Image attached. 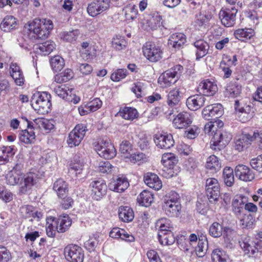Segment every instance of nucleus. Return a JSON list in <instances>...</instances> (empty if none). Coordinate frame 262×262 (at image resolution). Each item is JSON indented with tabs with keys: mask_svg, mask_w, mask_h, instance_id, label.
<instances>
[{
	"mask_svg": "<svg viewBox=\"0 0 262 262\" xmlns=\"http://www.w3.org/2000/svg\"><path fill=\"white\" fill-rule=\"evenodd\" d=\"M119 218L124 222H129L134 218L132 209L128 206H121L118 210Z\"/></svg>",
	"mask_w": 262,
	"mask_h": 262,
	"instance_id": "4c0bfd02",
	"label": "nucleus"
},
{
	"mask_svg": "<svg viewBox=\"0 0 262 262\" xmlns=\"http://www.w3.org/2000/svg\"><path fill=\"white\" fill-rule=\"evenodd\" d=\"M206 193L210 203H214L219 200L220 194V186L215 178H209L206 182Z\"/></svg>",
	"mask_w": 262,
	"mask_h": 262,
	"instance_id": "9d476101",
	"label": "nucleus"
},
{
	"mask_svg": "<svg viewBox=\"0 0 262 262\" xmlns=\"http://www.w3.org/2000/svg\"><path fill=\"white\" fill-rule=\"evenodd\" d=\"M152 201V194L146 190L141 192L137 198V202L139 204L145 207L149 206Z\"/></svg>",
	"mask_w": 262,
	"mask_h": 262,
	"instance_id": "49530a36",
	"label": "nucleus"
},
{
	"mask_svg": "<svg viewBox=\"0 0 262 262\" xmlns=\"http://www.w3.org/2000/svg\"><path fill=\"white\" fill-rule=\"evenodd\" d=\"M20 165L16 164L13 170L7 176V183L10 185H19V192L25 194L30 191L38 181L37 174L33 172H28L22 176L20 170Z\"/></svg>",
	"mask_w": 262,
	"mask_h": 262,
	"instance_id": "f257e3e1",
	"label": "nucleus"
},
{
	"mask_svg": "<svg viewBox=\"0 0 262 262\" xmlns=\"http://www.w3.org/2000/svg\"><path fill=\"white\" fill-rule=\"evenodd\" d=\"M239 243L241 248L248 257H256L258 256L259 252L256 243L246 238Z\"/></svg>",
	"mask_w": 262,
	"mask_h": 262,
	"instance_id": "6ab92c4d",
	"label": "nucleus"
},
{
	"mask_svg": "<svg viewBox=\"0 0 262 262\" xmlns=\"http://www.w3.org/2000/svg\"><path fill=\"white\" fill-rule=\"evenodd\" d=\"M182 69V66L177 65L173 68L167 70L160 76L158 79V83L163 88L171 86V84L177 81L180 75L179 72Z\"/></svg>",
	"mask_w": 262,
	"mask_h": 262,
	"instance_id": "423d86ee",
	"label": "nucleus"
},
{
	"mask_svg": "<svg viewBox=\"0 0 262 262\" xmlns=\"http://www.w3.org/2000/svg\"><path fill=\"white\" fill-rule=\"evenodd\" d=\"M79 35L78 30H73L71 31L61 32L60 37L67 42H73L76 41Z\"/></svg>",
	"mask_w": 262,
	"mask_h": 262,
	"instance_id": "6e6d98bb",
	"label": "nucleus"
},
{
	"mask_svg": "<svg viewBox=\"0 0 262 262\" xmlns=\"http://www.w3.org/2000/svg\"><path fill=\"white\" fill-rule=\"evenodd\" d=\"M129 186L127 179L123 176L113 179L108 185L109 189L116 192H122Z\"/></svg>",
	"mask_w": 262,
	"mask_h": 262,
	"instance_id": "4be33fe9",
	"label": "nucleus"
},
{
	"mask_svg": "<svg viewBox=\"0 0 262 262\" xmlns=\"http://www.w3.org/2000/svg\"><path fill=\"white\" fill-rule=\"evenodd\" d=\"M192 122V117L188 112L178 114L173 119L172 123L176 128L182 129L188 127Z\"/></svg>",
	"mask_w": 262,
	"mask_h": 262,
	"instance_id": "dca6fc26",
	"label": "nucleus"
},
{
	"mask_svg": "<svg viewBox=\"0 0 262 262\" xmlns=\"http://www.w3.org/2000/svg\"><path fill=\"white\" fill-rule=\"evenodd\" d=\"M55 218L50 216L47 219L46 223V232L49 237H53L55 236L56 228V223L55 221Z\"/></svg>",
	"mask_w": 262,
	"mask_h": 262,
	"instance_id": "603ef678",
	"label": "nucleus"
},
{
	"mask_svg": "<svg viewBox=\"0 0 262 262\" xmlns=\"http://www.w3.org/2000/svg\"><path fill=\"white\" fill-rule=\"evenodd\" d=\"M235 110L239 120L242 122L244 123L248 121L253 116V112L251 111V107L249 105H246L245 107H241L237 100L235 102Z\"/></svg>",
	"mask_w": 262,
	"mask_h": 262,
	"instance_id": "412c9836",
	"label": "nucleus"
},
{
	"mask_svg": "<svg viewBox=\"0 0 262 262\" xmlns=\"http://www.w3.org/2000/svg\"><path fill=\"white\" fill-rule=\"evenodd\" d=\"M133 163H138L139 165L147 161V158L145 155L140 152L131 154L128 158Z\"/></svg>",
	"mask_w": 262,
	"mask_h": 262,
	"instance_id": "052dcab7",
	"label": "nucleus"
},
{
	"mask_svg": "<svg viewBox=\"0 0 262 262\" xmlns=\"http://www.w3.org/2000/svg\"><path fill=\"white\" fill-rule=\"evenodd\" d=\"M237 9L235 7L222 8L219 13L222 24L226 27H231L235 24Z\"/></svg>",
	"mask_w": 262,
	"mask_h": 262,
	"instance_id": "9b49d317",
	"label": "nucleus"
},
{
	"mask_svg": "<svg viewBox=\"0 0 262 262\" xmlns=\"http://www.w3.org/2000/svg\"><path fill=\"white\" fill-rule=\"evenodd\" d=\"M73 77V72L70 69H66L63 72L56 75L54 77L55 81L57 83H63L72 79Z\"/></svg>",
	"mask_w": 262,
	"mask_h": 262,
	"instance_id": "8fccbe9b",
	"label": "nucleus"
},
{
	"mask_svg": "<svg viewBox=\"0 0 262 262\" xmlns=\"http://www.w3.org/2000/svg\"><path fill=\"white\" fill-rule=\"evenodd\" d=\"M127 75V70L123 69H119L115 70L111 75V79L113 81H119L124 79Z\"/></svg>",
	"mask_w": 262,
	"mask_h": 262,
	"instance_id": "0e129e2a",
	"label": "nucleus"
},
{
	"mask_svg": "<svg viewBox=\"0 0 262 262\" xmlns=\"http://www.w3.org/2000/svg\"><path fill=\"white\" fill-rule=\"evenodd\" d=\"M97 170L102 173H111L115 167L107 161H101L98 162L96 166Z\"/></svg>",
	"mask_w": 262,
	"mask_h": 262,
	"instance_id": "864d4df0",
	"label": "nucleus"
},
{
	"mask_svg": "<svg viewBox=\"0 0 262 262\" xmlns=\"http://www.w3.org/2000/svg\"><path fill=\"white\" fill-rule=\"evenodd\" d=\"M25 27L34 38L45 39L48 37L53 29V24L50 19L36 18L28 21Z\"/></svg>",
	"mask_w": 262,
	"mask_h": 262,
	"instance_id": "7ed1b4c3",
	"label": "nucleus"
},
{
	"mask_svg": "<svg viewBox=\"0 0 262 262\" xmlns=\"http://www.w3.org/2000/svg\"><path fill=\"white\" fill-rule=\"evenodd\" d=\"M193 249V248H192ZM196 255L203 257L206 254L208 249V242L205 236L199 238L196 246L194 247Z\"/></svg>",
	"mask_w": 262,
	"mask_h": 262,
	"instance_id": "e433bc0d",
	"label": "nucleus"
},
{
	"mask_svg": "<svg viewBox=\"0 0 262 262\" xmlns=\"http://www.w3.org/2000/svg\"><path fill=\"white\" fill-rule=\"evenodd\" d=\"M132 147L130 143L128 141H123L120 145V151L124 157L127 158L132 152Z\"/></svg>",
	"mask_w": 262,
	"mask_h": 262,
	"instance_id": "680f3d73",
	"label": "nucleus"
},
{
	"mask_svg": "<svg viewBox=\"0 0 262 262\" xmlns=\"http://www.w3.org/2000/svg\"><path fill=\"white\" fill-rule=\"evenodd\" d=\"M256 139V133L253 135L242 134L235 142V149L238 151H242L246 149L251 144V142Z\"/></svg>",
	"mask_w": 262,
	"mask_h": 262,
	"instance_id": "aec40b11",
	"label": "nucleus"
},
{
	"mask_svg": "<svg viewBox=\"0 0 262 262\" xmlns=\"http://www.w3.org/2000/svg\"><path fill=\"white\" fill-rule=\"evenodd\" d=\"M225 232L229 230V228L225 227L223 228V226L217 222H214L209 227V234L213 237H219L222 236L223 231Z\"/></svg>",
	"mask_w": 262,
	"mask_h": 262,
	"instance_id": "37998d69",
	"label": "nucleus"
},
{
	"mask_svg": "<svg viewBox=\"0 0 262 262\" xmlns=\"http://www.w3.org/2000/svg\"><path fill=\"white\" fill-rule=\"evenodd\" d=\"M105 148H100V152H99L100 157L105 159H111L113 158L116 155V151L114 146L112 144H108Z\"/></svg>",
	"mask_w": 262,
	"mask_h": 262,
	"instance_id": "09e8293b",
	"label": "nucleus"
},
{
	"mask_svg": "<svg viewBox=\"0 0 262 262\" xmlns=\"http://www.w3.org/2000/svg\"><path fill=\"white\" fill-rule=\"evenodd\" d=\"M195 47L196 60H199L205 56L208 53L209 45L206 41L203 39H199L193 43Z\"/></svg>",
	"mask_w": 262,
	"mask_h": 262,
	"instance_id": "bb28decb",
	"label": "nucleus"
},
{
	"mask_svg": "<svg viewBox=\"0 0 262 262\" xmlns=\"http://www.w3.org/2000/svg\"><path fill=\"white\" fill-rule=\"evenodd\" d=\"M215 124L208 122L204 127V131L206 134L212 136L210 141L211 148L215 150H221L225 147L232 139V135L228 132H222L220 129H217V127H221L223 126V122L220 120L215 121Z\"/></svg>",
	"mask_w": 262,
	"mask_h": 262,
	"instance_id": "f03ea898",
	"label": "nucleus"
},
{
	"mask_svg": "<svg viewBox=\"0 0 262 262\" xmlns=\"http://www.w3.org/2000/svg\"><path fill=\"white\" fill-rule=\"evenodd\" d=\"M217 90L216 84L208 79L201 81L197 88V91L203 96H213L216 93Z\"/></svg>",
	"mask_w": 262,
	"mask_h": 262,
	"instance_id": "2eb2a0df",
	"label": "nucleus"
},
{
	"mask_svg": "<svg viewBox=\"0 0 262 262\" xmlns=\"http://www.w3.org/2000/svg\"><path fill=\"white\" fill-rule=\"evenodd\" d=\"M15 152L16 150L13 145L0 146V165L8 163Z\"/></svg>",
	"mask_w": 262,
	"mask_h": 262,
	"instance_id": "a878e982",
	"label": "nucleus"
},
{
	"mask_svg": "<svg viewBox=\"0 0 262 262\" xmlns=\"http://www.w3.org/2000/svg\"><path fill=\"white\" fill-rule=\"evenodd\" d=\"M126 41L121 36L114 38L112 41V46L117 50H121L125 48Z\"/></svg>",
	"mask_w": 262,
	"mask_h": 262,
	"instance_id": "69168bd1",
	"label": "nucleus"
},
{
	"mask_svg": "<svg viewBox=\"0 0 262 262\" xmlns=\"http://www.w3.org/2000/svg\"><path fill=\"white\" fill-rule=\"evenodd\" d=\"M51 66L55 72L61 71L64 66V60L59 55L52 57L50 60Z\"/></svg>",
	"mask_w": 262,
	"mask_h": 262,
	"instance_id": "3c124183",
	"label": "nucleus"
},
{
	"mask_svg": "<svg viewBox=\"0 0 262 262\" xmlns=\"http://www.w3.org/2000/svg\"><path fill=\"white\" fill-rule=\"evenodd\" d=\"M206 167L207 169L216 171L220 169L221 164L216 156L211 155L207 159Z\"/></svg>",
	"mask_w": 262,
	"mask_h": 262,
	"instance_id": "5fc2aeb1",
	"label": "nucleus"
},
{
	"mask_svg": "<svg viewBox=\"0 0 262 262\" xmlns=\"http://www.w3.org/2000/svg\"><path fill=\"white\" fill-rule=\"evenodd\" d=\"M186 42V37L182 33L171 34L168 39V44L176 49L181 48Z\"/></svg>",
	"mask_w": 262,
	"mask_h": 262,
	"instance_id": "cd10ccee",
	"label": "nucleus"
},
{
	"mask_svg": "<svg viewBox=\"0 0 262 262\" xmlns=\"http://www.w3.org/2000/svg\"><path fill=\"white\" fill-rule=\"evenodd\" d=\"M34 122L37 127L45 133L50 132L54 127L53 124L47 119L38 118L35 119Z\"/></svg>",
	"mask_w": 262,
	"mask_h": 262,
	"instance_id": "c03bdc74",
	"label": "nucleus"
},
{
	"mask_svg": "<svg viewBox=\"0 0 262 262\" xmlns=\"http://www.w3.org/2000/svg\"><path fill=\"white\" fill-rule=\"evenodd\" d=\"M83 162L78 156H75L69 164V170L71 173L78 176L82 173L83 169Z\"/></svg>",
	"mask_w": 262,
	"mask_h": 262,
	"instance_id": "473e14b6",
	"label": "nucleus"
},
{
	"mask_svg": "<svg viewBox=\"0 0 262 262\" xmlns=\"http://www.w3.org/2000/svg\"><path fill=\"white\" fill-rule=\"evenodd\" d=\"M205 101V98L202 95H194L189 97L186 100L188 108L192 111H196L203 106Z\"/></svg>",
	"mask_w": 262,
	"mask_h": 262,
	"instance_id": "5701e85b",
	"label": "nucleus"
},
{
	"mask_svg": "<svg viewBox=\"0 0 262 262\" xmlns=\"http://www.w3.org/2000/svg\"><path fill=\"white\" fill-rule=\"evenodd\" d=\"M86 127L82 124H77L69 134L67 143L70 147L78 146L84 138Z\"/></svg>",
	"mask_w": 262,
	"mask_h": 262,
	"instance_id": "6e6552de",
	"label": "nucleus"
},
{
	"mask_svg": "<svg viewBox=\"0 0 262 262\" xmlns=\"http://www.w3.org/2000/svg\"><path fill=\"white\" fill-rule=\"evenodd\" d=\"M87 11L89 14L93 17L96 16L102 13L101 9L99 8L96 0L89 4Z\"/></svg>",
	"mask_w": 262,
	"mask_h": 262,
	"instance_id": "e2e57ef3",
	"label": "nucleus"
},
{
	"mask_svg": "<svg viewBox=\"0 0 262 262\" xmlns=\"http://www.w3.org/2000/svg\"><path fill=\"white\" fill-rule=\"evenodd\" d=\"M125 20L131 21L137 18L138 14V7L134 4L126 5L123 9Z\"/></svg>",
	"mask_w": 262,
	"mask_h": 262,
	"instance_id": "58836bf2",
	"label": "nucleus"
},
{
	"mask_svg": "<svg viewBox=\"0 0 262 262\" xmlns=\"http://www.w3.org/2000/svg\"><path fill=\"white\" fill-rule=\"evenodd\" d=\"M143 55L149 61L156 62L162 58L163 51L161 47L152 42H146L142 47Z\"/></svg>",
	"mask_w": 262,
	"mask_h": 262,
	"instance_id": "0eeeda50",
	"label": "nucleus"
},
{
	"mask_svg": "<svg viewBox=\"0 0 262 262\" xmlns=\"http://www.w3.org/2000/svg\"><path fill=\"white\" fill-rule=\"evenodd\" d=\"M224 182L228 186H231L234 183V178L233 169L230 167H226L223 170Z\"/></svg>",
	"mask_w": 262,
	"mask_h": 262,
	"instance_id": "13d9d810",
	"label": "nucleus"
},
{
	"mask_svg": "<svg viewBox=\"0 0 262 262\" xmlns=\"http://www.w3.org/2000/svg\"><path fill=\"white\" fill-rule=\"evenodd\" d=\"M110 236L114 238H120L122 240L129 242H133L135 239L132 235L127 233L124 229L118 227L112 229L110 232Z\"/></svg>",
	"mask_w": 262,
	"mask_h": 262,
	"instance_id": "7c9ffc66",
	"label": "nucleus"
},
{
	"mask_svg": "<svg viewBox=\"0 0 262 262\" xmlns=\"http://www.w3.org/2000/svg\"><path fill=\"white\" fill-rule=\"evenodd\" d=\"M16 19L12 15H7L4 17L1 24V29L2 31L8 32L17 27Z\"/></svg>",
	"mask_w": 262,
	"mask_h": 262,
	"instance_id": "2f4dec72",
	"label": "nucleus"
},
{
	"mask_svg": "<svg viewBox=\"0 0 262 262\" xmlns=\"http://www.w3.org/2000/svg\"><path fill=\"white\" fill-rule=\"evenodd\" d=\"M253 221L251 215H244L240 220V225L243 228H251L252 227Z\"/></svg>",
	"mask_w": 262,
	"mask_h": 262,
	"instance_id": "774afa93",
	"label": "nucleus"
},
{
	"mask_svg": "<svg viewBox=\"0 0 262 262\" xmlns=\"http://www.w3.org/2000/svg\"><path fill=\"white\" fill-rule=\"evenodd\" d=\"M32 107L39 114H45L50 111L51 95L46 92L34 93L31 100Z\"/></svg>",
	"mask_w": 262,
	"mask_h": 262,
	"instance_id": "39448f33",
	"label": "nucleus"
},
{
	"mask_svg": "<svg viewBox=\"0 0 262 262\" xmlns=\"http://www.w3.org/2000/svg\"><path fill=\"white\" fill-rule=\"evenodd\" d=\"M56 223V230L58 233H64L72 225V220L67 214H63L55 219Z\"/></svg>",
	"mask_w": 262,
	"mask_h": 262,
	"instance_id": "b1692460",
	"label": "nucleus"
},
{
	"mask_svg": "<svg viewBox=\"0 0 262 262\" xmlns=\"http://www.w3.org/2000/svg\"><path fill=\"white\" fill-rule=\"evenodd\" d=\"M181 100L180 89L174 88L169 91L167 95V104L172 108L177 105Z\"/></svg>",
	"mask_w": 262,
	"mask_h": 262,
	"instance_id": "c9c22d12",
	"label": "nucleus"
},
{
	"mask_svg": "<svg viewBox=\"0 0 262 262\" xmlns=\"http://www.w3.org/2000/svg\"><path fill=\"white\" fill-rule=\"evenodd\" d=\"M53 189L58 196L61 198L68 191V185L62 179H59L54 182Z\"/></svg>",
	"mask_w": 262,
	"mask_h": 262,
	"instance_id": "a18cd8bd",
	"label": "nucleus"
},
{
	"mask_svg": "<svg viewBox=\"0 0 262 262\" xmlns=\"http://www.w3.org/2000/svg\"><path fill=\"white\" fill-rule=\"evenodd\" d=\"M162 17L158 13H155L149 19L146 20L145 23L143 19H140L141 24H146V26L144 27L145 29H149L155 30L160 28L162 26Z\"/></svg>",
	"mask_w": 262,
	"mask_h": 262,
	"instance_id": "c85d7f7f",
	"label": "nucleus"
},
{
	"mask_svg": "<svg viewBox=\"0 0 262 262\" xmlns=\"http://www.w3.org/2000/svg\"><path fill=\"white\" fill-rule=\"evenodd\" d=\"M36 136L32 128H29L21 130L19 133V139L20 141L25 144L34 143Z\"/></svg>",
	"mask_w": 262,
	"mask_h": 262,
	"instance_id": "f704fd0d",
	"label": "nucleus"
},
{
	"mask_svg": "<svg viewBox=\"0 0 262 262\" xmlns=\"http://www.w3.org/2000/svg\"><path fill=\"white\" fill-rule=\"evenodd\" d=\"M235 174L240 180L244 182L251 181L255 178L253 171L249 167L242 164L236 166Z\"/></svg>",
	"mask_w": 262,
	"mask_h": 262,
	"instance_id": "f3484780",
	"label": "nucleus"
},
{
	"mask_svg": "<svg viewBox=\"0 0 262 262\" xmlns=\"http://www.w3.org/2000/svg\"><path fill=\"white\" fill-rule=\"evenodd\" d=\"M177 161L176 157L172 153H166L162 155L161 162L164 166L162 169V174L164 177L170 178L174 176L173 168Z\"/></svg>",
	"mask_w": 262,
	"mask_h": 262,
	"instance_id": "1a4fd4ad",
	"label": "nucleus"
},
{
	"mask_svg": "<svg viewBox=\"0 0 262 262\" xmlns=\"http://www.w3.org/2000/svg\"><path fill=\"white\" fill-rule=\"evenodd\" d=\"M162 208L167 216L177 217L180 214L181 205L180 203L172 204L169 202H164Z\"/></svg>",
	"mask_w": 262,
	"mask_h": 262,
	"instance_id": "c756f323",
	"label": "nucleus"
},
{
	"mask_svg": "<svg viewBox=\"0 0 262 262\" xmlns=\"http://www.w3.org/2000/svg\"><path fill=\"white\" fill-rule=\"evenodd\" d=\"M110 140L106 137L101 138L98 139L97 141L95 143V149L98 154L100 152V148H105L108 145L111 144Z\"/></svg>",
	"mask_w": 262,
	"mask_h": 262,
	"instance_id": "338daca9",
	"label": "nucleus"
},
{
	"mask_svg": "<svg viewBox=\"0 0 262 262\" xmlns=\"http://www.w3.org/2000/svg\"><path fill=\"white\" fill-rule=\"evenodd\" d=\"M241 85L237 82H231L228 84L226 93L229 98H235L239 95L241 93Z\"/></svg>",
	"mask_w": 262,
	"mask_h": 262,
	"instance_id": "79ce46f5",
	"label": "nucleus"
},
{
	"mask_svg": "<svg viewBox=\"0 0 262 262\" xmlns=\"http://www.w3.org/2000/svg\"><path fill=\"white\" fill-rule=\"evenodd\" d=\"M66 259L70 262H82L84 253L82 248L76 245H70L64 249Z\"/></svg>",
	"mask_w": 262,
	"mask_h": 262,
	"instance_id": "f8f14e48",
	"label": "nucleus"
},
{
	"mask_svg": "<svg viewBox=\"0 0 262 262\" xmlns=\"http://www.w3.org/2000/svg\"><path fill=\"white\" fill-rule=\"evenodd\" d=\"M38 49L42 55H47L55 49V44L53 41L48 40L40 45Z\"/></svg>",
	"mask_w": 262,
	"mask_h": 262,
	"instance_id": "4d7b16f0",
	"label": "nucleus"
},
{
	"mask_svg": "<svg viewBox=\"0 0 262 262\" xmlns=\"http://www.w3.org/2000/svg\"><path fill=\"white\" fill-rule=\"evenodd\" d=\"M156 227L158 229V239L163 245H171L175 242L172 230L173 227L169 220L162 218L158 220Z\"/></svg>",
	"mask_w": 262,
	"mask_h": 262,
	"instance_id": "20e7f679",
	"label": "nucleus"
},
{
	"mask_svg": "<svg viewBox=\"0 0 262 262\" xmlns=\"http://www.w3.org/2000/svg\"><path fill=\"white\" fill-rule=\"evenodd\" d=\"M118 115L125 120L133 121L138 117L139 113L136 108L126 106L120 109Z\"/></svg>",
	"mask_w": 262,
	"mask_h": 262,
	"instance_id": "72a5a7b5",
	"label": "nucleus"
},
{
	"mask_svg": "<svg viewBox=\"0 0 262 262\" xmlns=\"http://www.w3.org/2000/svg\"><path fill=\"white\" fill-rule=\"evenodd\" d=\"M223 114V108L220 103L207 106L202 111L204 118L207 120L218 118Z\"/></svg>",
	"mask_w": 262,
	"mask_h": 262,
	"instance_id": "4468645a",
	"label": "nucleus"
},
{
	"mask_svg": "<svg viewBox=\"0 0 262 262\" xmlns=\"http://www.w3.org/2000/svg\"><path fill=\"white\" fill-rule=\"evenodd\" d=\"M249 163L252 169L262 173V154L250 159Z\"/></svg>",
	"mask_w": 262,
	"mask_h": 262,
	"instance_id": "bf43d9fd",
	"label": "nucleus"
},
{
	"mask_svg": "<svg viewBox=\"0 0 262 262\" xmlns=\"http://www.w3.org/2000/svg\"><path fill=\"white\" fill-rule=\"evenodd\" d=\"M144 181L148 187L155 190H159L162 187V182L159 177L153 173H146L144 177Z\"/></svg>",
	"mask_w": 262,
	"mask_h": 262,
	"instance_id": "393cba45",
	"label": "nucleus"
},
{
	"mask_svg": "<svg viewBox=\"0 0 262 262\" xmlns=\"http://www.w3.org/2000/svg\"><path fill=\"white\" fill-rule=\"evenodd\" d=\"M212 259L214 262H229V257L221 249L216 248L212 252Z\"/></svg>",
	"mask_w": 262,
	"mask_h": 262,
	"instance_id": "de8ad7c7",
	"label": "nucleus"
},
{
	"mask_svg": "<svg viewBox=\"0 0 262 262\" xmlns=\"http://www.w3.org/2000/svg\"><path fill=\"white\" fill-rule=\"evenodd\" d=\"M54 91L59 97L66 100H70L71 92L73 89L67 85H58L54 88Z\"/></svg>",
	"mask_w": 262,
	"mask_h": 262,
	"instance_id": "a19ab883",
	"label": "nucleus"
},
{
	"mask_svg": "<svg viewBox=\"0 0 262 262\" xmlns=\"http://www.w3.org/2000/svg\"><path fill=\"white\" fill-rule=\"evenodd\" d=\"M156 145L161 149H167L174 145V140L172 136L169 134L156 135L154 138Z\"/></svg>",
	"mask_w": 262,
	"mask_h": 262,
	"instance_id": "a211bd4d",
	"label": "nucleus"
},
{
	"mask_svg": "<svg viewBox=\"0 0 262 262\" xmlns=\"http://www.w3.org/2000/svg\"><path fill=\"white\" fill-rule=\"evenodd\" d=\"M90 186L92 189L91 195L94 200H100L106 193L107 186L103 180L99 179L93 181Z\"/></svg>",
	"mask_w": 262,
	"mask_h": 262,
	"instance_id": "ddd939ff",
	"label": "nucleus"
},
{
	"mask_svg": "<svg viewBox=\"0 0 262 262\" xmlns=\"http://www.w3.org/2000/svg\"><path fill=\"white\" fill-rule=\"evenodd\" d=\"M254 34V31L251 28L239 29L234 32L235 38L242 41L250 39Z\"/></svg>",
	"mask_w": 262,
	"mask_h": 262,
	"instance_id": "ea45409f",
	"label": "nucleus"
}]
</instances>
